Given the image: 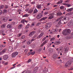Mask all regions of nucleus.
Segmentation results:
<instances>
[{
	"mask_svg": "<svg viewBox=\"0 0 73 73\" xmlns=\"http://www.w3.org/2000/svg\"><path fill=\"white\" fill-rule=\"evenodd\" d=\"M18 12H21L22 11V10L21 9H18L17 11Z\"/></svg>",
	"mask_w": 73,
	"mask_h": 73,
	"instance_id": "55",
	"label": "nucleus"
},
{
	"mask_svg": "<svg viewBox=\"0 0 73 73\" xmlns=\"http://www.w3.org/2000/svg\"><path fill=\"white\" fill-rule=\"evenodd\" d=\"M54 39H55V38L54 37H53L51 39L50 41L54 40Z\"/></svg>",
	"mask_w": 73,
	"mask_h": 73,
	"instance_id": "53",
	"label": "nucleus"
},
{
	"mask_svg": "<svg viewBox=\"0 0 73 73\" xmlns=\"http://www.w3.org/2000/svg\"><path fill=\"white\" fill-rule=\"evenodd\" d=\"M46 37H44V38H43L42 39V41H44V40H45L46 39Z\"/></svg>",
	"mask_w": 73,
	"mask_h": 73,
	"instance_id": "50",
	"label": "nucleus"
},
{
	"mask_svg": "<svg viewBox=\"0 0 73 73\" xmlns=\"http://www.w3.org/2000/svg\"><path fill=\"white\" fill-rule=\"evenodd\" d=\"M8 58V56L7 55H5L3 57V59L4 60H7V59Z\"/></svg>",
	"mask_w": 73,
	"mask_h": 73,
	"instance_id": "4",
	"label": "nucleus"
},
{
	"mask_svg": "<svg viewBox=\"0 0 73 73\" xmlns=\"http://www.w3.org/2000/svg\"><path fill=\"white\" fill-rule=\"evenodd\" d=\"M25 38V36H22L21 37L22 39H24Z\"/></svg>",
	"mask_w": 73,
	"mask_h": 73,
	"instance_id": "46",
	"label": "nucleus"
},
{
	"mask_svg": "<svg viewBox=\"0 0 73 73\" xmlns=\"http://www.w3.org/2000/svg\"><path fill=\"white\" fill-rule=\"evenodd\" d=\"M7 28H9V24H8L7 26Z\"/></svg>",
	"mask_w": 73,
	"mask_h": 73,
	"instance_id": "59",
	"label": "nucleus"
},
{
	"mask_svg": "<svg viewBox=\"0 0 73 73\" xmlns=\"http://www.w3.org/2000/svg\"><path fill=\"white\" fill-rule=\"evenodd\" d=\"M66 63L68 65H70L71 63V62L70 60H69L68 62H67Z\"/></svg>",
	"mask_w": 73,
	"mask_h": 73,
	"instance_id": "33",
	"label": "nucleus"
},
{
	"mask_svg": "<svg viewBox=\"0 0 73 73\" xmlns=\"http://www.w3.org/2000/svg\"><path fill=\"white\" fill-rule=\"evenodd\" d=\"M73 10V8H71L68 9H67V11L68 12L71 11Z\"/></svg>",
	"mask_w": 73,
	"mask_h": 73,
	"instance_id": "21",
	"label": "nucleus"
},
{
	"mask_svg": "<svg viewBox=\"0 0 73 73\" xmlns=\"http://www.w3.org/2000/svg\"><path fill=\"white\" fill-rule=\"evenodd\" d=\"M47 72H48V69L45 67L44 69L43 70V73H46Z\"/></svg>",
	"mask_w": 73,
	"mask_h": 73,
	"instance_id": "9",
	"label": "nucleus"
},
{
	"mask_svg": "<svg viewBox=\"0 0 73 73\" xmlns=\"http://www.w3.org/2000/svg\"><path fill=\"white\" fill-rule=\"evenodd\" d=\"M33 11V9L32 8H31L28 11V13H31Z\"/></svg>",
	"mask_w": 73,
	"mask_h": 73,
	"instance_id": "10",
	"label": "nucleus"
},
{
	"mask_svg": "<svg viewBox=\"0 0 73 73\" xmlns=\"http://www.w3.org/2000/svg\"><path fill=\"white\" fill-rule=\"evenodd\" d=\"M70 25H73V22H71L70 23Z\"/></svg>",
	"mask_w": 73,
	"mask_h": 73,
	"instance_id": "61",
	"label": "nucleus"
},
{
	"mask_svg": "<svg viewBox=\"0 0 73 73\" xmlns=\"http://www.w3.org/2000/svg\"><path fill=\"white\" fill-rule=\"evenodd\" d=\"M48 17H43V18L40 20V21L44 20L47 18Z\"/></svg>",
	"mask_w": 73,
	"mask_h": 73,
	"instance_id": "19",
	"label": "nucleus"
},
{
	"mask_svg": "<svg viewBox=\"0 0 73 73\" xmlns=\"http://www.w3.org/2000/svg\"><path fill=\"white\" fill-rule=\"evenodd\" d=\"M41 17V14H39V15H38L37 16V19H39Z\"/></svg>",
	"mask_w": 73,
	"mask_h": 73,
	"instance_id": "20",
	"label": "nucleus"
},
{
	"mask_svg": "<svg viewBox=\"0 0 73 73\" xmlns=\"http://www.w3.org/2000/svg\"><path fill=\"white\" fill-rule=\"evenodd\" d=\"M35 33V32H33L29 34V36H32L33 35H34Z\"/></svg>",
	"mask_w": 73,
	"mask_h": 73,
	"instance_id": "18",
	"label": "nucleus"
},
{
	"mask_svg": "<svg viewBox=\"0 0 73 73\" xmlns=\"http://www.w3.org/2000/svg\"><path fill=\"white\" fill-rule=\"evenodd\" d=\"M60 42L59 41H55V42H54V44L56 45H58L60 44Z\"/></svg>",
	"mask_w": 73,
	"mask_h": 73,
	"instance_id": "13",
	"label": "nucleus"
},
{
	"mask_svg": "<svg viewBox=\"0 0 73 73\" xmlns=\"http://www.w3.org/2000/svg\"><path fill=\"white\" fill-rule=\"evenodd\" d=\"M2 13H3V11L1 10H0V16L2 14Z\"/></svg>",
	"mask_w": 73,
	"mask_h": 73,
	"instance_id": "45",
	"label": "nucleus"
},
{
	"mask_svg": "<svg viewBox=\"0 0 73 73\" xmlns=\"http://www.w3.org/2000/svg\"><path fill=\"white\" fill-rule=\"evenodd\" d=\"M7 10L5 9L3 11V12H2L3 14V15H5V13H7Z\"/></svg>",
	"mask_w": 73,
	"mask_h": 73,
	"instance_id": "15",
	"label": "nucleus"
},
{
	"mask_svg": "<svg viewBox=\"0 0 73 73\" xmlns=\"http://www.w3.org/2000/svg\"><path fill=\"white\" fill-rule=\"evenodd\" d=\"M30 54H31V52L27 54V56H29Z\"/></svg>",
	"mask_w": 73,
	"mask_h": 73,
	"instance_id": "62",
	"label": "nucleus"
},
{
	"mask_svg": "<svg viewBox=\"0 0 73 73\" xmlns=\"http://www.w3.org/2000/svg\"><path fill=\"white\" fill-rule=\"evenodd\" d=\"M28 51V49H26L25 50V52H27Z\"/></svg>",
	"mask_w": 73,
	"mask_h": 73,
	"instance_id": "64",
	"label": "nucleus"
},
{
	"mask_svg": "<svg viewBox=\"0 0 73 73\" xmlns=\"http://www.w3.org/2000/svg\"><path fill=\"white\" fill-rule=\"evenodd\" d=\"M6 26V25L5 24H3L2 25H1V28H5V26Z\"/></svg>",
	"mask_w": 73,
	"mask_h": 73,
	"instance_id": "30",
	"label": "nucleus"
},
{
	"mask_svg": "<svg viewBox=\"0 0 73 73\" xmlns=\"http://www.w3.org/2000/svg\"><path fill=\"white\" fill-rule=\"evenodd\" d=\"M15 22H13L12 23H11V25L9 26V29L11 28V27H12V26L15 25Z\"/></svg>",
	"mask_w": 73,
	"mask_h": 73,
	"instance_id": "14",
	"label": "nucleus"
},
{
	"mask_svg": "<svg viewBox=\"0 0 73 73\" xmlns=\"http://www.w3.org/2000/svg\"><path fill=\"white\" fill-rule=\"evenodd\" d=\"M1 46L2 47H3L4 48V47H5V46H6V45L4 44H3L1 45Z\"/></svg>",
	"mask_w": 73,
	"mask_h": 73,
	"instance_id": "54",
	"label": "nucleus"
},
{
	"mask_svg": "<svg viewBox=\"0 0 73 73\" xmlns=\"http://www.w3.org/2000/svg\"><path fill=\"white\" fill-rule=\"evenodd\" d=\"M10 50H11V51H12L13 50V48L12 47H10Z\"/></svg>",
	"mask_w": 73,
	"mask_h": 73,
	"instance_id": "40",
	"label": "nucleus"
},
{
	"mask_svg": "<svg viewBox=\"0 0 73 73\" xmlns=\"http://www.w3.org/2000/svg\"><path fill=\"white\" fill-rule=\"evenodd\" d=\"M4 30H1L0 31V33H4Z\"/></svg>",
	"mask_w": 73,
	"mask_h": 73,
	"instance_id": "42",
	"label": "nucleus"
},
{
	"mask_svg": "<svg viewBox=\"0 0 73 73\" xmlns=\"http://www.w3.org/2000/svg\"><path fill=\"white\" fill-rule=\"evenodd\" d=\"M49 15L50 16L48 18V19H51L53 18L54 15L53 14H50Z\"/></svg>",
	"mask_w": 73,
	"mask_h": 73,
	"instance_id": "7",
	"label": "nucleus"
},
{
	"mask_svg": "<svg viewBox=\"0 0 73 73\" xmlns=\"http://www.w3.org/2000/svg\"><path fill=\"white\" fill-rule=\"evenodd\" d=\"M56 50L58 51V52L59 53H61L62 52V49L57 48L56 49Z\"/></svg>",
	"mask_w": 73,
	"mask_h": 73,
	"instance_id": "11",
	"label": "nucleus"
},
{
	"mask_svg": "<svg viewBox=\"0 0 73 73\" xmlns=\"http://www.w3.org/2000/svg\"><path fill=\"white\" fill-rule=\"evenodd\" d=\"M37 11H38V10H37V9H35L34 11V13L35 14L36 13Z\"/></svg>",
	"mask_w": 73,
	"mask_h": 73,
	"instance_id": "34",
	"label": "nucleus"
},
{
	"mask_svg": "<svg viewBox=\"0 0 73 73\" xmlns=\"http://www.w3.org/2000/svg\"><path fill=\"white\" fill-rule=\"evenodd\" d=\"M48 13V11H45L44 13V14L46 15Z\"/></svg>",
	"mask_w": 73,
	"mask_h": 73,
	"instance_id": "43",
	"label": "nucleus"
},
{
	"mask_svg": "<svg viewBox=\"0 0 73 73\" xmlns=\"http://www.w3.org/2000/svg\"><path fill=\"white\" fill-rule=\"evenodd\" d=\"M65 50L64 51V53H66V52H67L68 51V48L66 47L64 48Z\"/></svg>",
	"mask_w": 73,
	"mask_h": 73,
	"instance_id": "17",
	"label": "nucleus"
},
{
	"mask_svg": "<svg viewBox=\"0 0 73 73\" xmlns=\"http://www.w3.org/2000/svg\"><path fill=\"white\" fill-rule=\"evenodd\" d=\"M18 54V52H16L13 53L11 55L12 57L13 58L15 57Z\"/></svg>",
	"mask_w": 73,
	"mask_h": 73,
	"instance_id": "2",
	"label": "nucleus"
},
{
	"mask_svg": "<svg viewBox=\"0 0 73 73\" xmlns=\"http://www.w3.org/2000/svg\"><path fill=\"white\" fill-rule=\"evenodd\" d=\"M25 20H22L21 21V22L23 23H25Z\"/></svg>",
	"mask_w": 73,
	"mask_h": 73,
	"instance_id": "49",
	"label": "nucleus"
},
{
	"mask_svg": "<svg viewBox=\"0 0 73 73\" xmlns=\"http://www.w3.org/2000/svg\"><path fill=\"white\" fill-rule=\"evenodd\" d=\"M31 3L32 5H34L35 4V2L34 1H33L32 2H31Z\"/></svg>",
	"mask_w": 73,
	"mask_h": 73,
	"instance_id": "51",
	"label": "nucleus"
},
{
	"mask_svg": "<svg viewBox=\"0 0 73 73\" xmlns=\"http://www.w3.org/2000/svg\"><path fill=\"white\" fill-rule=\"evenodd\" d=\"M2 21L6 22L7 21V18L6 17H3L2 18Z\"/></svg>",
	"mask_w": 73,
	"mask_h": 73,
	"instance_id": "6",
	"label": "nucleus"
},
{
	"mask_svg": "<svg viewBox=\"0 0 73 73\" xmlns=\"http://www.w3.org/2000/svg\"><path fill=\"white\" fill-rule=\"evenodd\" d=\"M32 43V42L31 40H29L27 41V43L28 44H30Z\"/></svg>",
	"mask_w": 73,
	"mask_h": 73,
	"instance_id": "27",
	"label": "nucleus"
},
{
	"mask_svg": "<svg viewBox=\"0 0 73 73\" xmlns=\"http://www.w3.org/2000/svg\"><path fill=\"white\" fill-rule=\"evenodd\" d=\"M29 16V14H25V15H23V17H28V16Z\"/></svg>",
	"mask_w": 73,
	"mask_h": 73,
	"instance_id": "23",
	"label": "nucleus"
},
{
	"mask_svg": "<svg viewBox=\"0 0 73 73\" xmlns=\"http://www.w3.org/2000/svg\"><path fill=\"white\" fill-rule=\"evenodd\" d=\"M64 19L65 20H66V22H68V21H69V18L68 17H64Z\"/></svg>",
	"mask_w": 73,
	"mask_h": 73,
	"instance_id": "16",
	"label": "nucleus"
},
{
	"mask_svg": "<svg viewBox=\"0 0 73 73\" xmlns=\"http://www.w3.org/2000/svg\"><path fill=\"white\" fill-rule=\"evenodd\" d=\"M62 5H66L68 7H70L71 5L70 4L67 3H62Z\"/></svg>",
	"mask_w": 73,
	"mask_h": 73,
	"instance_id": "5",
	"label": "nucleus"
},
{
	"mask_svg": "<svg viewBox=\"0 0 73 73\" xmlns=\"http://www.w3.org/2000/svg\"><path fill=\"white\" fill-rule=\"evenodd\" d=\"M31 61V59H29L28 60L27 62H28V63H29V62H30Z\"/></svg>",
	"mask_w": 73,
	"mask_h": 73,
	"instance_id": "56",
	"label": "nucleus"
},
{
	"mask_svg": "<svg viewBox=\"0 0 73 73\" xmlns=\"http://www.w3.org/2000/svg\"><path fill=\"white\" fill-rule=\"evenodd\" d=\"M65 67L66 68H67L69 67V64H68L67 63H66L65 65Z\"/></svg>",
	"mask_w": 73,
	"mask_h": 73,
	"instance_id": "31",
	"label": "nucleus"
},
{
	"mask_svg": "<svg viewBox=\"0 0 73 73\" xmlns=\"http://www.w3.org/2000/svg\"><path fill=\"white\" fill-rule=\"evenodd\" d=\"M40 34L42 35V36L43 35H44V33H43L42 32V33H40Z\"/></svg>",
	"mask_w": 73,
	"mask_h": 73,
	"instance_id": "60",
	"label": "nucleus"
},
{
	"mask_svg": "<svg viewBox=\"0 0 73 73\" xmlns=\"http://www.w3.org/2000/svg\"><path fill=\"white\" fill-rule=\"evenodd\" d=\"M30 26V24H27L26 26V27H25V28H26V29H28L29 28Z\"/></svg>",
	"mask_w": 73,
	"mask_h": 73,
	"instance_id": "32",
	"label": "nucleus"
},
{
	"mask_svg": "<svg viewBox=\"0 0 73 73\" xmlns=\"http://www.w3.org/2000/svg\"><path fill=\"white\" fill-rule=\"evenodd\" d=\"M2 64H3V65H8V62H6L5 61H3L2 62Z\"/></svg>",
	"mask_w": 73,
	"mask_h": 73,
	"instance_id": "12",
	"label": "nucleus"
},
{
	"mask_svg": "<svg viewBox=\"0 0 73 73\" xmlns=\"http://www.w3.org/2000/svg\"><path fill=\"white\" fill-rule=\"evenodd\" d=\"M4 7V5H2L0 6V9H2V8H3Z\"/></svg>",
	"mask_w": 73,
	"mask_h": 73,
	"instance_id": "37",
	"label": "nucleus"
},
{
	"mask_svg": "<svg viewBox=\"0 0 73 73\" xmlns=\"http://www.w3.org/2000/svg\"><path fill=\"white\" fill-rule=\"evenodd\" d=\"M2 52L3 53V54L5 53V49H4L3 50Z\"/></svg>",
	"mask_w": 73,
	"mask_h": 73,
	"instance_id": "44",
	"label": "nucleus"
},
{
	"mask_svg": "<svg viewBox=\"0 0 73 73\" xmlns=\"http://www.w3.org/2000/svg\"><path fill=\"white\" fill-rule=\"evenodd\" d=\"M38 69V67H36L33 70V72L34 73H36V72H37V70Z\"/></svg>",
	"mask_w": 73,
	"mask_h": 73,
	"instance_id": "8",
	"label": "nucleus"
},
{
	"mask_svg": "<svg viewBox=\"0 0 73 73\" xmlns=\"http://www.w3.org/2000/svg\"><path fill=\"white\" fill-rule=\"evenodd\" d=\"M63 3V1H59L57 3V4L59 5Z\"/></svg>",
	"mask_w": 73,
	"mask_h": 73,
	"instance_id": "26",
	"label": "nucleus"
},
{
	"mask_svg": "<svg viewBox=\"0 0 73 73\" xmlns=\"http://www.w3.org/2000/svg\"><path fill=\"white\" fill-rule=\"evenodd\" d=\"M31 52V55H34L35 54V51H34L33 52Z\"/></svg>",
	"mask_w": 73,
	"mask_h": 73,
	"instance_id": "38",
	"label": "nucleus"
},
{
	"mask_svg": "<svg viewBox=\"0 0 73 73\" xmlns=\"http://www.w3.org/2000/svg\"><path fill=\"white\" fill-rule=\"evenodd\" d=\"M15 66H13V67H11L10 68V70H12V69H14L15 68Z\"/></svg>",
	"mask_w": 73,
	"mask_h": 73,
	"instance_id": "48",
	"label": "nucleus"
},
{
	"mask_svg": "<svg viewBox=\"0 0 73 73\" xmlns=\"http://www.w3.org/2000/svg\"><path fill=\"white\" fill-rule=\"evenodd\" d=\"M57 15L58 16H60L62 15V13L61 12H60L59 13H57Z\"/></svg>",
	"mask_w": 73,
	"mask_h": 73,
	"instance_id": "29",
	"label": "nucleus"
},
{
	"mask_svg": "<svg viewBox=\"0 0 73 73\" xmlns=\"http://www.w3.org/2000/svg\"><path fill=\"white\" fill-rule=\"evenodd\" d=\"M41 23H38L37 25H36V26H39L41 24Z\"/></svg>",
	"mask_w": 73,
	"mask_h": 73,
	"instance_id": "52",
	"label": "nucleus"
},
{
	"mask_svg": "<svg viewBox=\"0 0 73 73\" xmlns=\"http://www.w3.org/2000/svg\"><path fill=\"white\" fill-rule=\"evenodd\" d=\"M64 8V6H61L60 7V9H63Z\"/></svg>",
	"mask_w": 73,
	"mask_h": 73,
	"instance_id": "36",
	"label": "nucleus"
},
{
	"mask_svg": "<svg viewBox=\"0 0 73 73\" xmlns=\"http://www.w3.org/2000/svg\"><path fill=\"white\" fill-rule=\"evenodd\" d=\"M3 54V52L2 51H1L0 52V55H1V54Z\"/></svg>",
	"mask_w": 73,
	"mask_h": 73,
	"instance_id": "63",
	"label": "nucleus"
},
{
	"mask_svg": "<svg viewBox=\"0 0 73 73\" xmlns=\"http://www.w3.org/2000/svg\"><path fill=\"white\" fill-rule=\"evenodd\" d=\"M8 8V7L7 5H5V9H7V8Z\"/></svg>",
	"mask_w": 73,
	"mask_h": 73,
	"instance_id": "47",
	"label": "nucleus"
},
{
	"mask_svg": "<svg viewBox=\"0 0 73 73\" xmlns=\"http://www.w3.org/2000/svg\"><path fill=\"white\" fill-rule=\"evenodd\" d=\"M51 27V25L50 23H47L45 25V27L46 28H49Z\"/></svg>",
	"mask_w": 73,
	"mask_h": 73,
	"instance_id": "3",
	"label": "nucleus"
},
{
	"mask_svg": "<svg viewBox=\"0 0 73 73\" xmlns=\"http://www.w3.org/2000/svg\"><path fill=\"white\" fill-rule=\"evenodd\" d=\"M42 36L40 34L39 36H38V38H41L42 37Z\"/></svg>",
	"mask_w": 73,
	"mask_h": 73,
	"instance_id": "39",
	"label": "nucleus"
},
{
	"mask_svg": "<svg viewBox=\"0 0 73 73\" xmlns=\"http://www.w3.org/2000/svg\"><path fill=\"white\" fill-rule=\"evenodd\" d=\"M29 9L28 8H27L26 9H25V10L26 12L29 11Z\"/></svg>",
	"mask_w": 73,
	"mask_h": 73,
	"instance_id": "35",
	"label": "nucleus"
},
{
	"mask_svg": "<svg viewBox=\"0 0 73 73\" xmlns=\"http://www.w3.org/2000/svg\"><path fill=\"white\" fill-rule=\"evenodd\" d=\"M23 27V25L22 24L20 25L18 27L19 29H21Z\"/></svg>",
	"mask_w": 73,
	"mask_h": 73,
	"instance_id": "25",
	"label": "nucleus"
},
{
	"mask_svg": "<svg viewBox=\"0 0 73 73\" xmlns=\"http://www.w3.org/2000/svg\"><path fill=\"white\" fill-rule=\"evenodd\" d=\"M47 41H48L47 40H45L42 43L44 45H45L47 43Z\"/></svg>",
	"mask_w": 73,
	"mask_h": 73,
	"instance_id": "28",
	"label": "nucleus"
},
{
	"mask_svg": "<svg viewBox=\"0 0 73 73\" xmlns=\"http://www.w3.org/2000/svg\"><path fill=\"white\" fill-rule=\"evenodd\" d=\"M34 25H35V24L32 23V25H31V27H33V26H34Z\"/></svg>",
	"mask_w": 73,
	"mask_h": 73,
	"instance_id": "57",
	"label": "nucleus"
},
{
	"mask_svg": "<svg viewBox=\"0 0 73 73\" xmlns=\"http://www.w3.org/2000/svg\"><path fill=\"white\" fill-rule=\"evenodd\" d=\"M71 32L70 29H66L65 31H64L62 32V34L64 35H66L68 33H70Z\"/></svg>",
	"mask_w": 73,
	"mask_h": 73,
	"instance_id": "1",
	"label": "nucleus"
},
{
	"mask_svg": "<svg viewBox=\"0 0 73 73\" xmlns=\"http://www.w3.org/2000/svg\"><path fill=\"white\" fill-rule=\"evenodd\" d=\"M36 7L37 9H40L41 8V5H37L36 6Z\"/></svg>",
	"mask_w": 73,
	"mask_h": 73,
	"instance_id": "24",
	"label": "nucleus"
},
{
	"mask_svg": "<svg viewBox=\"0 0 73 73\" xmlns=\"http://www.w3.org/2000/svg\"><path fill=\"white\" fill-rule=\"evenodd\" d=\"M22 35V34L21 33H19L18 34V37H20L21 36V35Z\"/></svg>",
	"mask_w": 73,
	"mask_h": 73,
	"instance_id": "41",
	"label": "nucleus"
},
{
	"mask_svg": "<svg viewBox=\"0 0 73 73\" xmlns=\"http://www.w3.org/2000/svg\"><path fill=\"white\" fill-rule=\"evenodd\" d=\"M44 45V44L43 43H42V44H41V45H40V46L41 47H42Z\"/></svg>",
	"mask_w": 73,
	"mask_h": 73,
	"instance_id": "58",
	"label": "nucleus"
},
{
	"mask_svg": "<svg viewBox=\"0 0 73 73\" xmlns=\"http://www.w3.org/2000/svg\"><path fill=\"white\" fill-rule=\"evenodd\" d=\"M58 56L56 54L53 55V58L54 59H56L57 58Z\"/></svg>",
	"mask_w": 73,
	"mask_h": 73,
	"instance_id": "22",
	"label": "nucleus"
}]
</instances>
